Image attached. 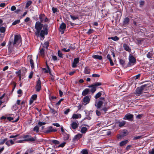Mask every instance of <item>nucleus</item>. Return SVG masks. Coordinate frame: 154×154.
<instances>
[{"label":"nucleus","mask_w":154,"mask_h":154,"mask_svg":"<svg viewBox=\"0 0 154 154\" xmlns=\"http://www.w3.org/2000/svg\"><path fill=\"white\" fill-rule=\"evenodd\" d=\"M48 26L47 25H43L38 22H36L35 26L36 31L35 34L36 36H40L43 39L45 38V35L48 33Z\"/></svg>","instance_id":"f257e3e1"},{"label":"nucleus","mask_w":154,"mask_h":154,"mask_svg":"<svg viewBox=\"0 0 154 154\" xmlns=\"http://www.w3.org/2000/svg\"><path fill=\"white\" fill-rule=\"evenodd\" d=\"M21 41V36L19 35H14V41L13 43L12 42L9 41L8 43V48H12L15 45L17 46L19 45Z\"/></svg>","instance_id":"f03ea898"},{"label":"nucleus","mask_w":154,"mask_h":154,"mask_svg":"<svg viewBox=\"0 0 154 154\" xmlns=\"http://www.w3.org/2000/svg\"><path fill=\"white\" fill-rule=\"evenodd\" d=\"M107 103V100L104 97H101L100 98V100L95 104V106L98 109H100L103 105L104 104L105 106Z\"/></svg>","instance_id":"7ed1b4c3"},{"label":"nucleus","mask_w":154,"mask_h":154,"mask_svg":"<svg viewBox=\"0 0 154 154\" xmlns=\"http://www.w3.org/2000/svg\"><path fill=\"white\" fill-rule=\"evenodd\" d=\"M101 85V83L97 82L95 83L92 85L89 86L88 87L91 88L90 90L91 92L92 93H94L96 91V88L98 86Z\"/></svg>","instance_id":"20e7f679"},{"label":"nucleus","mask_w":154,"mask_h":154,"mask_svg":"<svg viewBox=\"0 0 154 154\" xmlns=\"http://www.w3.org/2000/svg\"><path fill=\"white\" fill-rule=\"evenodd\" d=\"M129 60L128 65L129 66L134 65L136 62V60L135 58L131 55H130L129 57Z\"/></svg>","instance_id":"39448f33"},{"label":"nucleus","mask_w":154,"mask_h":154,"mask_svg":"<svg viewBox=\"0 0 154 154\" xmlns=\"http://www.w3.org/2000/svg\"><path fill=\"white\" fill-rule=\"evenodd\" d=\"M145 87V86L142 85L140 87L137 88L136 90L135 94L138 96L142 94Z\"/></svg>","instance_id":"423d86ee"},{"label":"nucleus","mask_w":154,"mask_h":154,"mask_svg":"<svg viewBox=\"0 0 154 154\" xmlns=\"http://www.w3.org/2000/svg\"><path fill=\"white\" fill-rule=\"evenodd\" d=\"M91 97L89 96H85L83 99L82 104L84 105H85L89 103Z\"/></svg>","instance_id":"0eeeda50"},{"label":"nucleus","mask_w":154,"mask_h":154,"mask_svg":"<svg viewBox=\"0 0 154 154\" xmlns=\"http://www.w3.org/2000/svg\"><path fill=\"white\" fill-rule=\"evenodd\" d=\"M23 138L25 139L24 140L25 141H29L32 142L35 140V138L33 137H32L30 135H24L23 136Z\"/></svg>","instance_id":"6e6552de"},{"label":"nucleus","mask_w":154,"mask_h":154,"mask_svg":"<svg viewBox=\"0 0 154 154\" xmlns=\"http://www.w3.org/2000/svg\"><path fill=\"white\" fill-rule=\"evenodd\" d=\"M41 81L40 79H38L37 82H36V85L35 87L36 91H39L41 88Z\"/></svg>","instance_id":"1a4fd4ad"},{"label":"nucleus","mask_w":154,"mask_h":154,"mask_svg":"<svg viewBox=\"0 0 154 154\" xmlns=\"http://www.w3.org/2000/svg\"><path fill=\"white\" fill-rule=\"evenodd\" d=\"M66 28V24L62 23L60 26V31L62 34L64 33V30Z\"/></svg>","instance_id":"9d476101"},{"label":"nucleus","mask_w":154,"mask_h":154,"mask_svg":"<svg viewBox=\"0 0 154 154\" xmlns=\"http://www.w3.org/2000/svg\"><path fill=\"white\" fill-rule=\"evenodd\" d=\"M133 115L130 113H128L125 115L123 119L125 120H128L129 121H131L133 119Z\"/></svg>","instance_id":"9b49d317"},{"label":"nucleus","mask_w":154,"mask_h":154,"mask_svg":"<svg viewBox=\"0 0 154 154\" xmlns=\"http://www.w3.org/2000/svg\"><path fill=\"white\" fill-rule=\"evenodd\" d=\"M39 19L42 22H47L48 19L45 16L44 14H42L39 15Z\"/></svg>","instance_id":"f8f14e48"},{"label":"nucleus","mask_w":154,"mask_h":154,"mask_svg":"<svg viewBox=\"0 0 154 154\" xmlns=\"http://www.w3.org/2000/svg\"><path fill=\"white\" fill-rule=\"evenodd\" d=\"M79 122L77 120L72 123L71 125V128L73 129H75L78 127Z\"/></svg>","instance_id":"ddd939ff"},{"label":"nucleus","mask_w":154,"mask_h":154,"mask_svg":"<svg viewBox=\"0 0 154 154\" xmlns=\"http://www.w3.org/2000/svg\"><path fill=\"white\" fill-rule=\"evenodd\" d=\"M79 62V58H75L74 59L73 62L72 63V66L73 68L76 67L77 65V64Z\"/></svg>","instance_id":"4468645a"},{"label":"nucleus","mask_w":154,"mask_h":154,"mask_svg":"<svg viewBox=\"0 0 154 154\" xmlns=\"http://www.w3.org/2000/svg\"><path fill=\"white\" fill-rule=\"evenodd\" d=\"M57 130L56 129H54L52 126H50L48 128V129L45 132L47 133H51L52 132H55L57 131Z\"/></svg>","instance_id":"2eb2a0df"},{"label":"nucleus","mask_w":154,"mask_h":154,"mask_svg":"<svg viewBox=\"0 0 154 154\" xmlns=\"http://www.w3.org/2000/svg\"><path fill=\"white\" fill-rule=\"evenodd\" d=\"M7 119L9 121H13V122H17L19 120V118H18L17 119H15L14 117H13V115L11 114V116L7 117Z\"/></svg>","instance_id":"dca6fc26"},{"label":"nucleus","mask_w":154,"mask_h":154,"mask_svg":"<svg viewBox=\"0 0 154 154\" xmlns=\"http://www.w3.org/2000/svg\"><path fill=\"white\" fill-rule=\"evenodd\" d=\"M37 98V95L36 94L33 95L31 97L29 101V103L30 104H31L33 102L34 100H36Z\"/></svg>","instance_id":"f3484780"},{"label":"nucleus","mask_w":154,"mask_h":154,"mask_svg":"<svg viewBox=\"0 0 154 154\" xmlns=\"http://www.w3.org/2000/svg\"><path fill=\"white\" fill-rule=\"evenodd\" d=\"M123 47L124 49L126 51L128 52H130L131 51V49L128 45L125 43L123 45Z\"/></svg>","instance_id":"a211bd4d"},{"label":"nucleus","mask_w":154,"mask_h":154,"mask_svg":"<svg viewBox=\"0 0 154 154\" xmlns=\"http://www.w3.org/2000/svg\"><path fill=\"white\" fill-rule=\"evenodd\" d=\"M107 58L109 61L110 64L111 66L114 65V63L111 58V55L109 54H108L106 57Z\"/></svg>","instance_id":"6ab92c4d"},{"label":"nucleus","mask_w":154,"mask_h":154,"mask_svg":"<svg viewBox=\"0 0 154 154\" xmlns=\"http://www.w3.org/2000/svg\"><path fill=\"white\" fill-rule=\"evenodd\" d=\"M89 89L88 88L85 89L82 92V95L83 96H85L88 94L89 92Z\"/></svg>","instance_id":"aec40b11"},{"label":"nucleus","mask_w":154,"mask_h":154,"mask_svg":"<svg viewBox=\"0 0 154 154\" xmlns=\"http://www.w3.org/2000/svg\"><path fill=\"white\" fill-rule=\"evenodd\" d=\"M81 117V115L80 114H74L72 115V119H78L80 118Z\"/></svg>","instance_id":"412c9836"},{"label":"nucleus","mask_w":154,"mask_h":154,"mask_svg":"<svg viewBox=\"0 0 154 154\" xmlns=\"http://www.w3.org/2000/svg\"><path fill=\"white\" fill-rule=\"evenodd\" d=\"M82 137V135L80 134H79L76 135L74 137L73 140H78Z\"/></svg>","instance_id":"4be33fe9"},{"label":"nucleus","mask_w":154,"mask_h":154,"mask_svg":"<svg viewBox=\"0 0 154 154\" xmlns=\"http://www.w3.org/2000/svg\"><path fill=\"white\" fill-rule=\"evenodd\" d=\"M39 54L42 57H44L45 55V50L44 48H42L40 49L39 52Z\"/></svg>","instance_id":"5701e85b"},{"label":"nucleus","mask_w":154,"mask_h":154,"mask_svg":"<svg viewBox=\"0 0 154 154\" xmlns=\"http://www.w3.org/2000/svg\"><path fill=\"white\" fill-rule=\"evenodd\" d=\"M128 142V140H126L122 141L120 143L119 145L120 146H122L127 144Z\"/></svg>","instance_id":"b1692460"},{"label":"nucleus","mask_w":154,"mask_h":154,"mask_svg":"<svg viewBox=\"0 0 154 154\" xmlns=\"http://www.w3.org/2000/svg\"><path fill=\"white\" fill-rule=\"evenodd\" d=\"M88 129L85 127H82L80 131V132L82 134L85 133L87 130Z\"/></svg>","instance_id":"393cba45"},{"label":"nucleus","mask_w":154,"mask_h":154,"mask_svg":"<svg viewBox=\"0 0 154 154\" xmlns=\"http://www.w3.org/2000/svg\"><path fill=\"white\" fill-rule=\"evenodd\" d=\"M92 57L95 59H98L99 60L102 59V57L100 55H94L92 56Z\"/></svg>","instance_id":"a878e982"},{"label":"nucleus","mask_w":154,"mask_h":154,"mask_svg":"<svg viewBox=\"0 0 154 154\" xmlns=\"http://www.w3.org/2000/svg\"><path fill=\"white\" fill-rule=\"evenodd\" d=\"M109 39H111L114 41H117L119 39V38L117 36H115L114 37H110L108 38Z\"/></svg>","instance_id":"bb28decb"},{"label":"nucleus","mask_w":154,"mask_h":154,"mask_svg":"<svg viewBox=\"0 0 154 154\" xmlns=\"http://www.w3.org/2000/svg\"><path fill=\"white\" fill-rule=\"evenodd\" d=\"M121 134H122L123 136H125L127 135L128 134V133L127 130H124L121 132Z\"/></svg>","instance_id":"cd10ccee"},{"label":"nucleus","mask_w":154,"mask_h":154,"mask_svg":"<svg viewBox=\"0 0 154 154\" xmlns=\"http://www.w3.org/2000/svg\"><path fill=\"white\" fill-rule=\"evenodd\" d=\"M102 91H100L97 93L95 96V97L96 99H97L100 97L102 95Z\"/></svg>","instance_id":"c85d7f7f"},{"label":"nucleus","mask_w":154,"mask_h":154,"mask_svg":"<svg viewBox=\"0 0 154 154\" xmlns=\"http://www.w3.org/2000/svg\"><path fill=\"white\" fill-rule=\"evenodd\" d=\"M90 69L87 67L85 68L84 69V72L86 74H89L90 73Z\"/></svg>","instance_id":"c756f323"},{"label":"nucleus","mask_w":154,"mask_h":154,"mask_svg":"<svg viewBox=\"0 0 154 154\" xmlns=\"http://www.w3.org/2000/svg\"><path fill=\"white\" fill-rule=\"evenodd\" d=\"M129 21V19L128 17L125 18L124 20L123 23L124 24H127L128 23Z\"/></svg>","instance_id":"7c9ffc66"},{"label":"nucleus","mask_w":154,"mask_h":154,"mask_svg":"<svg viewBox=\"0 0 154 154\" xmlns=\"http://www.w3.org/2000/svg\"><path fill=\"white\" fill-rule=\"evenodd\" d=\"M125 124V121H122L121 122H119V126L120 127H122Z\"/></svg>","instance_id":"2f4dec72"},{"label":"nucleus","mask_w":154,"mask_h":154,"mask_svg":"<svg viewBox=\"0 0 154 154\" xmlns=\"http://www.w3.org/2000/svg\"><path fill=\"white\" fill-rule=\"evenodd\" d=\"M6 28L5 27L1 26L0 27V32L1 33H4L5 32Z\"/></svg>","instance_id":"473e14b6"},{"label":"nucleus","mask_w":154,"mask_h":154,"mask_svg":"<svg viewBox=\"0 0 154 154\" xmlns=\"http://www.w3.org/2000/svg\"><path fill=\"white\" fill-rule=\"evenodd\" d=\"M70 17L71 19L73 20H75L78 19L79 18L77 16H73L71 15H70Z\"/></svg>","instance_id":"72a5a7b5"},{"label":"nucleus","mask_w":154,"mask_h":154,"mask_svg":"<svg viewBox=\"0 0 154 154\" xmlns=\"http://www.w3.org/2000/svg\"><path fill=\"white\" fill-rule=\"evenodd\" d=\"M39 128L37 125L35 126L33 129V130L35 131L36 133H38L39 131Z\"/></svg>","instance_id":"f704fd0d"},{"label":"nucleus","mask_w":154,"mask_h":154,"mask_svg":"<svg viewBox=\"0 0 154 154\" xmlns=\"http://www.w3.org/2000/svg\"><path fill=\"white\" fill-rule=\"evenodd\" d=\"M49 46V43L48 42H45L43 45V48L44 49L45 48L46 49H47Z\"/></svg>","instance_id":"c9c22d12"},{"label":"nucleus","mask_w":154,"mask_h":154,"mask_svg":"<svg viewBox=\"0 0 154 154\" xmlns=\"http://www.w3.org/2000/svg\"><path fill=\"white\" fill-rule=\"evenodd\" d=\"M20 22V20H17L14 21L12 23V25H15L19 23Z\"/></svg>","instance_id":"e433bc0d"},{"label":"nucleus","mask_w":154,"mask_h":154,"mask_svg":"<svg viewBox=\"0 0 154 154\" xmlns=\"http://www.w3.org/2000/svg\"><path fill=\"white\" fill-rule=\"evenodd\" d=\"M152 54L150 52H148L146 55V56L148 58H150L152 57Z\"/></svg>","instance_id":"4c0bfd02"},{"label":"nucleus","mask_w":154,"mask_h":154,"mask_svg":"<svg viewBox=\"0 0 154 154\" xmlns=\"http://www.w3.org/2000/svg\"><path fill=\"white\" fill-rule=\"evenodd\" d=\"M32 3L31 1H29L27 2L26 4V7L28 8Z\"/></svg>","instance_id":"58836bf2"},{"label":"nucleus","mask_w":154,"mask_h":154,"mask_svg":"<svg viewBox=\"0 0 154 154\" xmlns=\"http://www.w3.org/2000/svg\"><path fill=\"white\" fill-rule=\"evenodd\" d=\"M7 140V138H5L1 140L0 142V145L3 144Z\"/></svg>","instance_id":"ea45409f"},{"label":"nucleus","mask_w":154,"mask_h":154,"mask_svg":"<svg viewBox=\"0 0 154 154\" xmlns=\"http://www.w3.org/2000/svg\"><path fill=\"white\" fill-rule=\"evenodd\" d=\"M58 55L59 57L60 58L63 57V54L61 51L59 50L58 51Z\"/></svg>","instance_id":"a19ab883"},{"label":"nucleus","mask_w":154,"mask_h":154,"mask_svg":"<svg viewBox=\"0 0 154 154\" xmlns=\"http://www.w3.org/2000/svg\"><path fill=\"white\" fill-rule=\"evenodd\" d=\"M82 154H88V152L87 149H83L82 151Z\"/></svg>","instance_id":"79ce46f5"},{"label":"nucleus","mask_w":154,"mask_h":154,"mask_svg":"<svg viewBox=\"0 0 154 154\" xmlns=\"http://www.w3.org/2000/svg\"><path fill=\"white\" fill-rule=\"evenodd\" d=\"M119 63L120 64L122 65L123 66H124V65L125 64V61L124 60H123L122 59H120L119 60Z\"/></svg>","instance_id":"37998d69"},{"label":"nucleus","mask_w":154,"mask_h":154,"mask_svg":"<svg viewBox=\"0 0 154 154\" xmlns=\"http://www.w3.org/2000/svg\"><path fill=\"white\" fill-rule=\"evenodd\" d=\"M46 124V123L45 122H39L38 123V125L39 126H41L42 125H44Z\"/></svg>","instance_id":"c03bdc74"},{"label":"nucleus","mask_w":154,"mask_h":154,"mask_svg":"<svg viewBox=\"0 0 154 154\" xmlns=\"http://www.w3.org/2000/svg\"><path fill=\"white\" fill-rule=\"evenodd\" d=\"M5 94L4 93L1 97H0V105L3 103V102L2 101L1 99L5 97Z\"/></svg>","instance_id":"a18cd8bd"},{"label":"nucleus","mask_w":154,"mask_h":154,"mask_svg":"<svg viewBox=\"0 0 154 154\" xmlns=\"http://www.w3.org/2000/svg\"><path fill=\"white\" fill-rule=\"evenodd\" d=\"M52 142L55 144H59L60 143L59 141L56 140H52Z\"/></svg>","instance_id":"49530a36"},{"label":"nucleus","mask_w":154,"mask_h":154,"mask_svg":"<svg viewBox=\"0 0 154 154\" xmlns=\"http://www.w3.org/2000/svg\"><path fill=\"white\" fill-rule=\"evenodd\" d=\"M30 62L32 68H33L34 67V62L33 60L32 59H30Z\"/></svg>","instance_id":"de8ad7c7"},{"label":"nucleus","mask_w":154,"mask_h":154,"mask_svg":"<svg viewBox=\"0 0 154 154\" xmlns=\"http://www.w3.org/2000/svg\"><path fill=\"white\" fill-rule=\"evenodd\" d=\"M93 32V30L92 29H90L88 30V32H87V33L88 34V35H90V34H91Z\"/></svg>","instance_id":"09e8293b"},{"label":"nucleus","mask_w":154,"mask_h":154,"mask_svg":"<svg viewBox=\"0 0 154 154\" xmlns=\"http://www.w3.org/2000/svg\"><path fill=\"white\" fill-rule=\"evenodd\" d=\"M140 74H138L136 75L134 77V79L135 80H136L140 76Z\"/></svg>","instance_id":"8fccbe9b"},{"label":"nucleus","mask_w":154,"mask_h":154,"mask_svg":"<svg viewBox=\"0 0 154 154\" xmlns=\"http://www.w3.org/2000/svg\"><path fill=\"white\" fill-rule=\"evenodd\" d=\"M92 77H99L100 76V75L98 74H93L92 75Z\"/></svg>","instance_id":"3c124183"},{"label":"nucleus","mask_w":154,"mask_h":154,"mask_svg":"<svg viewBox=\"0 0 154 154\" xmlns=\"http://www.w3.org/2000/svg\"><path fill=\"white\" fill-rule=\"evenodd\" d=\"M49 98L50 99V100L51 101L53 100L54 99H56V97H54V96H51V97L50 96H49Z\"/></svg>","instance_id":"603ef678"},{"label":"nucleus","mask_w":154,"mask_h":154,"mask_svg":"<svg viewBox=\"0 0 154 154\" xmlns=\"http://www.w3.org/2000/svg\"><path fill=\"white\" fill-rule=\"evenodd\" d=\"M96 114L98 116H100L101 115V112L100 111H99L98 110H96Z\"/></svg>","instance_id":"864d4df0"},{"label":"nucleus","mask_w":154,"mask_h":154,"mask_svg":"<svg viewBox=\"0 0 154 154\" xmlns=\"http://www.w3.org/2000/svg\"><path fill=\"white\" fill-rule=\"evenodd\" d=\"M52 10L54 13H55L57 11V9L56 8L53 7L52 8Z\"/></svg>","instance_id":"5fc2aeb1"},{"label":"nucleus","mask_w":154,"mask_h":154,"mask_svg":"<svg viewBox=\"0 0 154 154\" xmlns=\"http://www.w3.org/2000/svg\"><path fill=\"white\" fill-rule=\"evenodd\" d=\"M66 143L65 142H63L61 144L59 145L58 146V147H63L65 144Z\"/></svg>","instance_id":"6e6d98bb"},{"label":"nucleus","mask_w":154,"mask_h":154,"mask_svg":"<svg viewBox=\"0 0 154 154\" xmlns=\"http://www.w3.org/2000/svg\"><path fill=\"white\" fill-rule=\"evenodd\" d=\"M52 59L53 60L55 61L57 60V57L55 56H52Z\"/></svg>","instance_id":"4d7b16f0"},{"label":"nucleus","mask_w":154,"mask_h":154,"mask_svg":"<svg viewBox=\"0 0 154 154\" xmlns=\"http://www.w3.org/2000/svg\"><path fill=\"white\" fill-rule=\"evenodd\" d=\"M70 110L69 109H68L64 111V113L65 114H67L69 112Z\"/></svg>","instance_id":"13d9d810"},{"label":"nucleus","mask_w":154,"mask_h":154,"mask_svg":"<svg viewBox=\"0 0 154 154\" xmlns=\"http://www.w3.org/2000/svg\"><path fill=\"white\" fill-rule=\"evenodd\" d=\"M108 107H103L102 109V110L104 112H106L108 110Z\"/></svg>","instance_id":"bf43d9fd"},{"label":"nucleus","mask_w":154,"mask_h":154,"mask_svg":"<svg viewBox=\"0 0 154 154\" xmlns=\"http://www.w3.org/2000/svg\"><path fill=\"white\" fill-rule=\"evenodd\" d=\"M54 126H56L57 127H58L60 126V125L58 123H54L52 124Z\"/></svg>","instance_id":"052dcab7"},{"label":"nucleus","mask_w":154,"mask_h":154,"mask_svg":"<svg viewBox=\"0 0 154 154\" xmlns=\"http://www.w3.org/2000/svg\"><path fill=\"white\" fill-rule=\"evenodd\" d=\"M124 136L122 135L121 134H119L117 136V138L118 139H122L123 137Z\"/></svg>","instance_id":"680f3d73"},{"label":"nucleus","mask_w":154,"mask_h":154,"mask_svg":"<svg viewBox=\"0 0 154 154\" xmlns=\"http://www.w3.org/2000/svg\"><path fill=\"white\" fill-rule=\"evenodd\" d=\"M51 112L53 114H55L56 113H57V112L55 111L54 109H51Z\"/></svg>","instance_id":"e2e57ef3"},{"label":"nucleus","mask_w":154,"mask_h":154,"mask_svg":"<svg viewBox=\"0 0 154 154\" xmlns=\"http://www.w3.org/2000/svg\"><path fill=\"white\" fill-rule=\"evenodd\" d=\"M18 135H18V134L16 135H12L10 136L9 137V138H12L16 137H17Z\"/></svg>","instance_id":"0e129e2a"},{"label":"nucleus","mask_w":154,"mask_h":154,"mask_svg":"<svg viewBox=\"0 0 154 154\" xmlns=\"http://www.w3.org/2000/svg\"><path fill=\"white\" fill-rule=\"evenodd\" d=\"M16 9V7L14 6H13L11 7V11H15Z\"/></svg>","instance_id":"69168bd1"},{"label":"nucleus","mask_w":154,"mask_h":154,"mask_svg":"<svg viewBox=\"0 0 154 154\" xmlns=\"http://www.w3.org/2000/svg\"><path fill=\"white\" fill-rule=\"evenodd\" d=\"M33 75V72H31L30 74L29 75V79H31V78H32Z\"/></svg>","instance_id":"338daca9"},{"label":"nucleus","mask_w":154,"mask_h":154,"mask_svg":"<svg viewBox=\"0 0 154 154\" xmlns=\"http://www.w3.org/2000/svg\"><path fill=\"white\" fill-rule=\"evenodd\" d=\"M149 154H154V149H152L149 152Z\"/></svg>","instance_id":"774afa93"}]
</instances>
